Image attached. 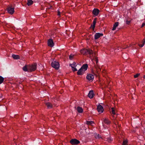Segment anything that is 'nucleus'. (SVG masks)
Wrapping results in <instances>:
<instances>
[{
    "instance_id": "f8f14e48",
    "label": "nucleus",
    "mask_w": 145,
    "mask_h": 145,
    "mask_svg": "<svg viewBox=\"0 0 145 145\" xmlns=\"http://www.w3.org/2000/svg\"><path fill=\"white\" fill-rule=\"evenodd\" d=\"M99 10L97 8H94L93 10L92 13L95 16H97L99 12Z\"/></svg>"
},
{
    "instance_id": "dca6fc26",
    "label": "nucleus",
    "mask_w": 145,
    "mask_h": 145,
    "mask_svg": "<svg viewBox=\"0 0 145 145\" xmlns=\"http://www.w3.org/2000/svg\"><path fill=\"white\" fill-rule=\"evenodd\" d=\"M104 122L106 124L108 125L110 123V122L108 119L106 118H105L104 119Z\"/></svg>"
},
{
    "instance_id": "cd10ccee",
    "label": "nucleus",
    "mask_w": 145,
    "mask_h": 145,
    "mask_svg": "<svg viewBox=\"0 0 145 145\" xmlns=\"http://www.w3.org/2000/svg\"><path fill=\"white\" fill-rule=\"evenodd\" d=\"M95 137L97 138H98L99 139L102 138V137H101V135L99 134L96 135L95 136Z\"/></svg>"
},
{
    "instance_id": "a211bd4d",
    "label": "nucleus",
    "mask_w": 145,
    "mask_h": 145,
    "mask_svg": "<svg viewBox=\"0 0 145 145\" xmlns=\"http://www.w3.org/2000/svg\"><path fill=\"white\" fill-rule=\"evenodd\" d=\"M77 110L78 112L79 113H82L83 112L82 108L80 107H78L77 108Z\"/></svg>"
},
{
    "instance_id": "0eeeda50",
    "label": "nucleus",
    "mask_w": 145,
    "mask_h": 145,
    "mask_svg": "<svg viewBox=\"0 0 145 145\" xmlns=\"http://www.w3.org/2000/svg\"><path fill=\"white\" fill-rule=\"evenodd\" d=\"M97 109L98 112L99 113H101L103 112V107L101 105H99L97 106Z\"/></svg>"
},
{
    "instance_id": "72a5a7b5",
    "label": "nucleus",
    "mask_w": 145,
    "mask_h": 145,
    "mask_svg": "<svg viewBox=\"0 0 145 145\" xmlns=\"http://www.w3.org/2000/svg\"><path fill=\"white\" fill-rule=\"evenodd\" d=\"M144 44L143 43L142 44H139L138 45L139 46L141 47H142L144 45Z\"/></svg>"
},
{
    "instance_id": "4be33fe9",
    "label": "nucleus",
    "mask_w": 145,
    "mask_h": 145,
    "mask_svg": "<svg viewBox=\"0 0 145 145\" xmlns=\"http://www.w3.org/2000/svg\"><path fill=\"white\" fill-rule=\"evenodd\" d=\"M94 67L97 72H98L99 71V70H100V69L97 64L95 65Z\"/></svg>"
},
{
    "instance_id": "4468645a",
    "label": "nucleus",
    "mask_w": 145,
    "mask_h": 145,
    "mask_svg": "<svg viewBox=\"0 0 145 145\" xmlns=\"http://www.w3.org/2000/svg\"><path fill=\"white\" fill-rule=\"evenodd\" d=\"M45 104L48 108H51L52 107V105L51 103H45Z\"/></svg>"
},
{
    "instance_id": "58836bf2",
    "label": "nucleus",
    "mask_w": 145,
    "mask_h": 145,
    "mask_svg": "<svg viewBox=\"0 0 145 145\" xmlns=\"http://www.w3.org/2000/svg\"><path fill=\"white\" fill-rule=\"evenodd\" d=\"M144 145H145V144H144Z\"/></svg>"
},
{
    "instance_id": "c756f323",
    "label": "nucleus",
    "mask_w": 145,
    "mask_h": 145,
    "mask_svg": "<svg viewBox=\"0 0 145 145\" xmlns=\"http://www.w3.org/2000/svg\"><path fill=\"white\" fill-rule=\"evenodd\" d=\"M140 75V74L137 73L135 75H134V77L135 78H137V77L139 75Z\"/></svg>"
},
{
    "instance_id": "5701e85b",
    "label": "nucleus",
    "mask_w": 145,
    "mask_h": 145,
    "mask_svg": "<svg viewBox=\"0 0 145 145\" xmlns=\"http://www.w3.org/2000/svg\"><path fill=\"white\" fill-rule=\"evenodd\" d=\"M112 110L111 111V112L114 115L115 114V108H111Z\"/></svg>"
},
{
    "instance_id": "bb28decb",
    "label": "nucleus",
    "mask_w": 145,
    "mask_h": 145,
    "mask_svg": "<svg viewBox=\"0 0 145 145\" xmlns=\"http://www.w3.org/2000/svg\"><path fill=\"white\" fill-rule=\"evenodd\" d=\"M94 123V122L93 121H87V124L88 125H92Z\"/></svg>"
},
{
    "instance_id": "c9c22d12",
    "label": "nucleus",
    "mask_w": 145,
    "mask_h": 145,
    "mask_svg": "<svg viewBox=\"0 0 145 145\" xmlns=\"http://www.w3.org/2000/svg\"><path fill=\"white\" fill-rule=\"evenodd\" d=\"M142 43H143L145 44V37L142 40Z\"/></svg>"
},
{
    "instance_id": "f257e3e1",
    "label": "nucleus",
    "mask_w": 145,
    "mask_h": 145,
    "mask_svg": "<svg viewBox=\"0 0 145 145\" xmlns=\"http://www.w3.org/2000/svg\"><path fill=\"white\" fill-rule=\"evenodd\" d=\"M80 52L81 54L84 55H92L93 57H94L95 55V52L94 53L93 50L90 49H83L81 50Z\"/></svg>"
},
{
    "instance_id": "6e6552de",
    "label": "nucleus",
    "mask_w": 145,
    "mask_h": 145,
    "mask_svg": "<svg viewBox=\"0 0 145 145\" xmlns=\"http://www.w3.org/2000/svg\"><path fill=\"white\" fill-rule=\"evenodd\" d=\"M103 36V34L102 33H97L95 34L94 35V39H97Z\"/></svg>"
},
{
    "instance_id": "20e7f679",
    "label": "nucleus",
    "mask_w": 145,
    "mask_h": 145,
    "mask_svg": "<svg viewBox=\"0 0 145 145\" xmlns=\"http://www.w3.org/2000/svg\"><path fill=\"white\" fill-rule=\"evenodd\" d=\"M52 66L56 69H58L59 67V64L58 62L53 61L51 63Z\"/></svg>"
},
{
    "instance_id": "c85d7f7f",
    "label": "nucleus",
    "mask_w": 145,
    "mask_h": 145,
    "mask_svg": "<svg viewBox=\"0 0 145 145\" xmlns=\"http://www.w3.org/2000/svg\"><path fill=\"white\" fill-rule=\"evenodd\" d=\"M74 55L71 54L69 56V59L70 60H72L73 59Z\"/></svg>"
},
{
    "instance_id": "7c9ffc66",
    "label": "nucleus",
    "mask_w": 145,
    "mask_h": 145,
    "mask_svg": "<svg viewBox=\"0 0 145 145\" xmlns=\"http://www.w3.org/2000/svg\"><path fill=\"white\" fill-rule=\"evenodd\" d=\"M96 53H95V56L94 57H93H93H95V59H96V63H98V59H97V57L96 56Z\"/></svg>"
},
{
    "instance_id": "2eb2a0df",
    "label": "nucleus",
    "mask_w": 145,
    "mask_h": 145,
    "mask_svg": "<svg viewBox=\"0 0 145 145\" xmlns=\"http://www.w3.org/2000/svg\"><path fill=\"white\" fill-rule=\"evenodd\" d=\"M119 23L118 22H116L113 25V27L112 28V30L113 31L115 30L116 27L118 26Z\"/></svg>"
},
{
    "instance_id": "1a4fd4ad",
    "label": "nucleus",
    "mask_w": 145,
    "mask_h": 145,
    "mask_svg": "<svg viewBox=\"0 0 145 145\" xmlns=\"http://www.w3.org/2000/svg\"><path fill=\"white\" fill-rule=\"evenodd\" d=\"M48 45L50 47H52L54 46V43L53 40L52 39H49L48 41Z\"/></svg>"
},
{
    "instance_id": "a878e982",
    "label": "nucleus",
    "mask_w": 145,
    "mask_h": 145,
    "mask_svg": "<svg viewBox=\"0 0 145 145\" xmlns=\"http://www.w3.org/2000/svg\"><path fill=\"white\" fill-rule=\"evenodd\" d=\"M105 140L108 141L109 142H110L112 141V139L110 138H106Z\"/></svg>"
},
{
    "instance_id": "4c0bfd02",
    "label": "nucleus",
    "mask_w": 145,
    "mask_h": 145,
    "mask_svg": "<svg viewBox=\"0 0 145 145\" xmlns=\"http://www.w3.org/2000/svg\"><path fill=\"white\" fill-rule=\"evenodd\" d=\"M144 78L145 79V75L144 76Z\"/></svg>"
},
{
    "instance_id": "9b49d317",
    "label": "nucleus",
    "mask_w": 145,
    "mask_h": 145,
    "mask_svg": "<svg viewBox=\"0 0 145 145\" xmlns=\"http://www.w3.org/2000/svg\"><path fill=\"white\" fill-rule=\"evenodd\" d=\"M94 76L91 74H88L86 76L87 79L89 80H93L94 78Z\"/></svg>"
},
{
    "instance_id": "9d476101",
    "label": "nucleus",
    "mask_w": 145,
    "mask_h": 145,
    "mask_svg": "<svg viewBox=\"0 0 145 145\" xmlns=\"http://www.w3.org/2000/svg\"><path fill=\"white\" fill-rule=\"evenodd\" d=\"M97 20V18H95L93 20V24L91 25L90 27L93 30H94Z\"/></svg>"
},
{
    "instance_id": "7ed1b4c3",
    "label": "nucleus",
    "mask_w": 145,
    "mask_h": 145,
    "mask_svg": "<svg viewBox=\"0 0 145 145\" xmlns=\"http://www.w3.org/2000/svg\"><path fill=\"white\" fill-rule=\"evenodd\" d=\"M37 65L36 63H34L31 65H28V69L29 72L34 71L36 69Z\"/></svg>"
},
{
    "instance_id": "423d86ee",
    "label": "nucleus",
    "mask_w": 145,
    "mask_h": 145,
    "mask_svg": "<svg viewBox=\"0 0 145 145\" xmlns=\"http://www.w3.org/2000/svg\"><path fill=\"white\" fill-rule=\"evenodd\" d=\"M7 10L8 12L11 14H13L14 12V8L12 6H10L8 7L7 9Z\"/></svg>"
},
{
    "instance_id": "e433bc0d",
    "label": "nucleus",
    "mask_w": 145,
    "mask_h": 145,
    "mask_svg": "<svg viewBox=\"0 0 145 145\" xmlns=\"http://www.w3.org/2000/svg\"><path fill=\"white\" fill-rule=\"evenodd\" d=\"M144 26H145V23H143L142 25V26H141V27H144Z\"/></svg>"
},
{
    "instance_id": "ddd939ff",
    "label": "nucleus",
    "mask_w": 145,
    "mask_h": 145,
    "mask_svg": "<svg viewBox=\"0 0 145 145\" xmlns=\"http://www.w3.org/2000/svg\"><path fill=\"white\" fill-rule=\"evenodd\" d=\"M94 94L93 91V90H90L88 95L89 97L91 99L93 98V97Z\"/></svg>"
},
{
    "instance_id": "6ab92c4d",
    "label": "nucleus",
    "mask_w": 145,
    "mask_h": 145,
    "mask_svg": "<svg viewBox=\"0 0 145 145\" xmlns=\"http://www.w3.org/2000/svg\"><path fill=\"white\" fill-rule=\"evenodd\" d=\"M12 56L15 59H18L20 58V56L18 55L13 54L12 55Z\"/></svg>"
},
{
    "instance_id": "f3484780",
    "label": "nucleus",
    "mask_w": 145,
    "mask_h": 145,
    "mask_svg": "<svg viewBox=\"0 0 145 145\" xmlns=\"http://www.w3.org/2000/svg\"><path fill=\"white\" fill-rule=\"evenodd\" d=\"M23 71L25 72L28 71L29 72V70L28 69V65H25L23 67Z\"/></svg>"
},
{
    "instance_id": "f704fd0d",
    "label": "nucleus",
    "mask_w": 145,
    "mask_h": 145,
    "mask_svg": "<svg viewBox=\"0 0 145 145\" xmlns=\"http://www.w3.org/2000/svg\"><path fill=\"white\" fill-rule=\"evenodd\" d=\"M60 13L61 12L59 11H58L57 12V15L58 16H60Z\"/></svg>"
},
{
    "instance_id": "aec40b11",
    "label": "nucleus",
    "mask_w": 145,
    "mask_h": 145,
    "mask_svg": "<svg viewBox=\"0 0 145 145\" xmlns=\"http://www.w3.org/2000/svg\"><path fill=\"white\" fill-rule=\"evenodd\" d=\"M33 1L32 0H27V5L28 6L31 5L33 4Z\"/></svg>"
},
{
    "instance_id": "412c9836",
    "label": "nucleus",
    "mask_w": 145,
    "mask_h": 145,
    "mask_svg": "<svg viewBox=\"0 0 145 145\" xmlns=\"http://www.w3.org/2000/svg\"><path fill=\"white\" fill-rule=\"evenodd\" d=\"M76 63L74 62H73L72 64H70L69 65L72 68L76 67Z\"/></svg>"
},
{
    "instance_id": "2f4dec72",
    "label": "nucleus",
    "mask_w": 145,
    "mask_h": 145,
    "mask_svg": "<svg viewBox=\"0 0 145 145\" xmlns=\"http://www.w3.org/2000/svg\"><path fill=\"white\" fill-rule=\"evenodd\" d=\"M72 68V70L73 72H75L76 71H77V69L75 67H73V68Z\"/></svg>"
},
{
    "instance_id": "393cba45",
    "label": "nucleus",
    "mask_w": 145,
    "mask_h": 145,
    "mask_svg": "<svg viewBox=\"0 0 145 145\" xmlns=\"http://www.w3.org/2000/svg\"><path fill=\"white\" fill-rule=\"evenodd\" d=\"M122 145H128V141L127 140H123Z\"/></svg>"
},
{
    "instance_id": "473e14b6",
    "label": "nucleus",
    "mask_w": 145,
    "mask_h": 145,
    "mask_svg": "<svg viewBox=\"0 0 145 145\" xmlns=\"http://www.w3.org/2000/svg\"><path fill=\"white\" fill-rule=\"evenodd\" d=\"M130 22H131L130 20H126V23L128 25L130 23Z\"/></svg>"
},
{
    "instance_id": "b1692460",
    "label": "nucleus",
    "mask_w": 145,
    "mask_h": 145,
    "mask_svg": "<svg viewBox=\"0 0 145 145\" xmlns=\"http://www.w3.org/2000/svg\"><path fill=\"white\" fill-rule=\"evenodd\" d=\"M4 80V78L1 76H0V84L2 83Z\"/></svg>"
},
{
    "instance_id": "39448f33",
    "label": "nucleus",
    "mask_w": 145,
    "mask_h": 145,
    "mask_svg": "<svg viewBox=\"0 0 145 145\" xmlns=\"http://www.w3.org/2000/svg\"><path fill=\"white\" fill-rule=\"evenodd\" d=\"M70 143L73 145H77L79 144L80 142L78 140H77L76 138H73L70 141Z\"/></svg>"
},
{
    "instance_id": "f03ea898",
    "label": "nucleus",
    "mask_w": 145,
    "mask_h": 145,
    "mask_svg": "<svg viewBox=\"0 0 145 145\" xmlns=\"http://www.w3.org/2000/svg\"><path fill=\"white\" fill-rule=\"evenodd\" d=\"M88 66L87 64H84L82 65L81 68L77 72V74L78 75H83L85 72L87 70Z\"/></svg>"
}]
</instances>
